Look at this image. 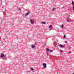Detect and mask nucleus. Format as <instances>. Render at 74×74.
<instances>
[{
    "instance_id": "1a4fd4ad",
    "label": "nucleus",
    "mask_w": 74,
    "mask_h": 74,
    "mask_svg": "<svg viewBox=\"0 0 74 74\" xmlns=\"http://www.w3.org/2000/svg\"><path fill=\"white\" fill-rule=\"evenodd\" d=\"M49 29H51L52 28V25H49Z\"/></svg>"
},
{
    "instance_id": "423d86ee",
    "label": "nucleus",
    "mask_w": 74,
    "mask_h": 74,
    "mask_svg": "<svg viewBox=\"0 0 74 74\" xmlns=\"http://www.w3.org/2000/svg\"><path fill=\"white\" fill-rule=\"evenodd\" d=\"M53 45L55 46H56V42H54L53 43Z\"/></svg>"
},
{
    "instance_id": "412c9836",
    "label": "nucleus",
    "mask_w": 74,
    "mask_h": 74,
    "mask_svg": "<svg viewBox=\"0 0 74 74\" xmlns=\"http://www.w3.org/2000/svg\"><path fill=\"white\" fill-rule=\"evenodd\" d=\"M65 43H67V42L66 41H65Z\"/></svg>"
},
{
    "instance_id": "dca6fc26",
    "label": "nucleus",
    "mask_w": 74,
    "mask_h": 74,
    "mask_svg": "<svg viewBox=\"0 0 74 74\" xmlns=\"http://www.w3.org/2000/svg\"><path fill=\"white\" fill-rule=\"evenodd\" d=\"M53 51V50H50V52H52Z\"/></svg>"
},
{
    "instance_id": "aec40b11",
    "label": "nucleus",
    "mask_w": 74,
    "mask_h": 74,
    "mask_svg": "<svg viewBox=\"0 0 74 74\" xmlns=\"http://www.w3.org/2000/svg\"><path fill=\"white\" fill-rule=\"evenodd\" d=\"M71 52H69V54H70V53H71Z\"/></svg>"
},
{
    "instance_id": "9b49d317",
    "label": "nucleus",
    "mask_w": 74,
    "mask_h": 74,
    "mask_svg": "<svg viewBox=\"0 0 74 74\" xmlns=\"http://www.w3.org/2000/svg\"><path fill=\"white\" fill-rule=\"evenodd\" d=\"M64 27V25H63V24H62V26H61V28H63Z\"/></svg>"
},
{
    "instance_id": "9d476101",
    "label": "nucleus",
    "mask_w": 74,
    "mask_h": 74,
    "mask_svg": "<svg viewBox=\"0 0 74 74\" xmlns=\"http://www.w3.org/2000/svg\"><path fill=\"white\" fill-rule=\"evenodd\" d=\"M56 9V8H53L52 9V11H55V10Z\"/></svg>"
},
{
    "instance_id": "39448f33",
    "label": "nucleus",
    "mask_w": 74,
    "mask_h": 74,
    "mask_svg": "<svg viewBox=\"0 0 74 74\" xmlns=\"http://www.w3.org/2000/svg\"><path fill=\"white\" fill-rule=\"evenodd\" d=\"M31 47H32V48H34V47H35V45L33 44H32L31 45Z\"/></svg>"
},
{
    "instance_id": "f03ea898",
    "label": "nucleus",
    "mask_w": 74,
    "mask_h": 74,
    "mask_svg": "<svg viewBox=\"0 0 74 74\" xmlns=\"http://www.w3.org/2000/svg\"><path fill=\"white\" fill-rule=\"evenodd\" d=\"M42 65L45 69H46V67H47V64L45 63H43L42 64Z\"/></svg>"
},
{
    "instance_id": "4be33fe9",
    "label": "nucleus",
    "mask_w": 74,
    "mask_h": 74,
    "mask_svg": "<svg viewBox=\"0 0 74 74\" xmlns=\"http://www.w3.org/2000/svg\"><path fill=\"white\" fill-rule=\"evenodd\" d=\"M67 22H69V20H67Z\"/></svg>"
},
{
    "instance_id": "4468645a",
    "label": "nucleus",
    "mask_w": 74,
    "mask_h": 74,
    "mask_svg": "<svg viewBox=\"0 0 74 74\" xmlns=\"http://www.w3.org/2000/svg\"><path fill=\"white\" fill-rule=\"evenodd\" d=\"M31 69L32 71H33V70H34V69H33L32 68H31Z\"/></svg>"
},
{
    "instance_id": "5701e85b",
    "label": "nucleus",
    "mask_w": 74,
    "mask_h": 74,
    "mask_svg": "<svg viewBox=\"0 0 74 74\" xmlns=\"http://www.w3.org/2000/svg\"><path fill=\"white\" fill-rule=\"evenodd\" d=\"M47 56H48L49 55H48V53H47Z\"/></svg>"
},
{
    "instance_id": "0eeeda50",
    "label": "nucleus",
    "mask_w": 74,
    "mask_h": 74,
    "mask_svg": "<svg viewBox=\"0 0 74 74\" xmlns=\"http://www.w3.org/2000/svg\"><path fill=\"white\" fill-rule=\"evenodd\" d=\"M60 47L61 48H64L65 46H63L61 45H59Z\"/></svg>"
},
{
    "instance_id": "f257e3e1",
    "label": "nucleus",
    "mask_w": 74,
    "mask_h": 74,
    "mask_svg": "<svg viewBox=\"0 0 74 74\" xmlns=\"http://www.w3.org/2000/svg\"><path fill=\"white\" fill-rule=\"evenodd\" d=\"M30 22L31 24H33L34 23V21L32 19H31L30 20Z\"/></svg>"
},
{
    "instance_id": "20e7f679",
    "label": "nucleus",
    "mask_w": 74,
    "mask_h": 74,
    "mask_svg": "<svg viewBox=\"0 0 74 74\" xmlns=\"http://www.w3.org/2000/svg\"><path fill=\"white\" fill-rule=\"evenodd\" d=\"M30 14V12L28 11L27 13L25 14V16H26L27 15H29Z\"/></svg>"
},
{
    "instance_id": "a211bd4d",
    "label": "nucleus",
    "mask_w": 74,
    "mask_h": 74,
    "mask_svg": "<svg viewBox=\"0 0 74 74\" xmlns=\"http://www.w3.org/2000/svg\"><path fill=\"white\" fill-rule=\"evenodd\" d=\"M73 10H74V5H73Z\"/></svg>"
},
{
    "instance_id": "6e6552de",
    "label": "nucleus",
    "mask_w": 74,
    "mask_h": 74,
    "mask_svg": "<svg viewBox=\"0 0 74 74\" xmlns=\"http://www.w3.org/2000/svg\"><path fill=\"white\" fill-rule=\"evenodd\" d=\"M46 51H47V52H49V49L48 48H47L46 49Z\"/></svg>"
},
{
    "instance_id": "b1692460",
    "label": "nucleus",
    "mask_w": 74,
    "mask_h": 74,
    "mask_svg": "<svg viewBox=\"0 0 74 74\" xmlns=\"http://www.w3.org/2000/svg\"><path fill=\"white\" fill-rule=\"evenodd\" d=\"M1 37H0V39H1Z\"/></svg>"
},
{
    "instance_id": "f3484780",
    "label": "nucleus",
    "mask_w": 74,
    "mask_h": 74,
    "mask_svg": "<svg viewBox=\"0 0 74 74\" xmlns=\"http://www.w3.org/2000/svg\"><path fill=\"white\" fill-rule=\"evenodd\" d=\"M18 10H19L20 11H21V9L20 8H18Z\"/></svg>"
},
{
    "instance_id": "6ab92c4d",
    "label": "nucleus",
    "mask_w": 74,
    "mask_h": 74,
    "mask_svg": "<svg viewBox=\"0 0 74 74\" xmlns=\"http://www.w3.org/2000/svg\"><path fill=\"white\" fill-rule=\"evenodd\" d=\"M60 52H62L63 51V50H60Z\"/></svg>"
},
{
    "instance_id": "f8f14e48",
    "label": "nucleus",
    "mask_w": 74,
    "mask_h": 74,
    "mask_svg": "<svg viewBox=\"0 0 74 74\" xmlns=\"http://www.w3.org/2000/svg\"><path fill=\"white\" fill-rule=\"evenodd\" d=\"M42 24L43 23V24H45L46 23H45V22H42Z\"/></svg>"
},
{
    "instance_id": "ddd939ff",
    "label": "nucleus",
    "mask_w": 74,
    "mask_h": 74,
    "mask_svg": "<svg viewBox=\"0 0 74 74\" xmlns=\"http://www.w3.org/2000/svg\"><path fill=\"white\" fill-rule=\"evenodd\" d=\"M74 1H72V4L73 5H74Z\"/></svg>"
},
{
    "instance_id": "7ed1b4c3",
    "label": "nucleus",
    "mask_w": 74,
    "mask_h": 74,
    "mask_svg": "<svg viewBox=\"0 0 74 74\" xmlns=\"http://www.w3.org/2000/svg\"><path fill=\"white\" fill-rule=\"evenodd\" d=\"M4 56V54L3 53H2L1 55V58H3Z\"/></svg>"
},
{
    "instance_id": "2eb2a0df",
    "label": "nucleus",
    "mask_w": 74,
    "mask_h": 74,
    "mask_svg": "<svg viewBox=\"0 0 74 74\" xmlns=\"http://www.w3.org/2000/svg\"><path fill=\"white\" fill-rule=\"evenodd\" d=\"M63 38H66V36L64 35V36Z\"/></svg>"
}]
</instances>
